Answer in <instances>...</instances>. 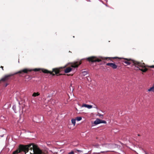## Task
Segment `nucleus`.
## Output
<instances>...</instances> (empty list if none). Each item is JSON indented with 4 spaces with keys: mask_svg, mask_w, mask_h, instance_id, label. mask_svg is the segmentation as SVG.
Instances as JSON below:
<instances>
[{
    "mask_svg": "<svg viewBox=\"0 0 154 154\" xmlns=\"http://www.w3.org/2000/svg\"><path fill=\"white\" fill-rule=\"evenodd\" d=\"M144 66H140L139 68V70H140L142 71L143 72H146L147 70L148 69L146 68V67H149L151 68H154V65L152 66H148L147 65H145V64H144Z\"/></svg>",
    "mask_w": 154,
    "mask_h": 154,
    "instance_id": "obj_6",
    "label": "nucleus"
},
{
    "mask_svg": "<svg viewBox=\"0 0 154 154\" xmlns=\"http://www.w3.org/2000/svg\"><path fill=\"white\" fill-rule=\"evenodd\" d=\"M149 91H152L154 92V83L152 87L148 90Z\"/></svg>",
    "mask_w": 154,
    "mask_h": 154,
    "instance_id": "obj_13",
    "label": "nucleus"
},
{
    "mask_svg": "<svg viewBox=\"0 0 154 154\" xmlns=\"http://www.w3.org/2000/svg\"><path fill=\"white\" fill-rule=\"evenodd\" d=\"M76 119L78 121H79L82 120V118L81 117H78L76 118Z\"/></svg>",
    "mask_w": 154,
    "mask_h": 154,
    "instance_id": "obj_18",
    "label": "nucleus"
},
{
    "mask_svg": "<svg viewBox=\"0 0 154 154\" xmlns=\"http://www.w3.org/2000/svg\"><path fill=\"white\" fill-rule=\"evenodd\" d=\"M69 154H74V152L72 151L71 152L69 153Z\"/></svg>",
    "mask_w": 154,
    "mask_h": 154,
    "instance_id": "obj_21",
    "label": "nucleus"
},
{
    "mask_svg": "<svg viewBox=\"0 0 154 154\" xmlns=\"http://www.w3.org/2000/svg\"><path fill=\"white\" fill-rule=\"evenodd\" d=\"M107 66L111 67L113 69H116L117 67V66L114 63H108L106 64Z\"/></svg>",
    "mask_w": 154,
    "mask_h": 154,
    "instance_id": "obj_10",
    "label": "nucleus"
},
{
    "mask_svg": "<svg viewBox=\"0 0 154 154\" xmlns=\"http://www.w3.org/2000/svg\"><path fill=\"white\" fill-rule=\"evenodd\" d=\"M74 151L75 152H76V151H77L78 152H81V151L80 150H78L76 149H74Z\"/></svg>",
    "mask_w": 154,
    "mask_h": 154,
    "instance_id": "obj_20",
    "label": "nucleus"
},
{
    "mask_svg": "<svg viewBox=\"0 0 154 154\" xmlns=\"http://www.w3.org/2000/svg\"><path fill=\"white\" fill-rule=\"evenodd\" d=\"M103 152V151L102 152H102H101V153H103V152Z\"/></svg>",
    "mask_w": 154,
    "mask_h": 154,
    "instance_id": "obj_26",
    "label": "nucleus"
},
{
    "mask_svg": "<svg viewBox=\"0 0 154 154\" xmlns=\"http://www.w3.org/2000/svg\"><path fill=\"white\" fill-rule=\"evenodd\" d=\"M36 145H35L34 143H30L28 145H23L21 144V146L22 147H21V149L23 150V151L26 153L27 152H28L29 151V149L32 150L33 149H33L35 146H36Z\"/></svg>",
    "mask_w": 154,
    "mask_h": 154,
    "instance_id": "obj_5",
    "label": "nucleus"
},
{
    "mask_svg": "<svg viewBox=\"0 0 154 154\" xmlns=\"http://www.w3.org/2000/svg\"><path fill=\"white\" fill-rule=\"evenodd\" d=\"M100 123H104L105 124L106 123V122L104 120H100Z\"/></svg>",
    "mask_w": 154,
    "mask_h": 154,
    "instance_id": "obj_19",
    "label": "nucleus"
},
{
    "mask_svg": "<svg viewBox=\"0 0 154 154\" xmlns=\"http://www.w3.org/2000/svg\"><path fill=\"white\" fill-rule=\"evenodd\" d=\"M82 75L85 76L87 74V72L86 71H84L82 72Z\"/></svg>",
    "mask_w": 154,
    "mask_h": 154,
    "instance_id": "obj_17",
    "label": "nucleus"
},
{
    "mask_svg": "<svg viewBox=\"0 0 154 154\" xmlns=\"http://www.w3.org/2000/svg\"><path fill=\"white\" fill-rule=\"evenodd\" d=\"M1 68H2V70H4V69H3V66H1Z\"/></svg>",
    "mask_w": 154,
    "mask_h": 154,
    "instance_id": "obj_24",
    "label": "nucleus"
},
{
    "mask_svg": "<svg viewBox=\"0 0 154 154\" xmlns=\"http://www.w3.org/2000/svg\"><path fill=\"white\" fill-rule=\"evenodd\" d=\"M33 152L34 154H42V153L41 150L39 149L36 145L34 148Z\"/></svg>",
    "mask_w": 154,
    "mask_h": 154,
    "instance_id": "obj_7",
    "label": "nucleus"
},
{
    "mask_svg": "<svg viewBox=\"0 0 154 154\" xmlns=\"http://www.w3.org/2000/svg\"><path fill=\"white\" fill-rule=\"evenodd\" d=\"M21 147H22L21 144H20L18 148L16 150L13 152L12 154H17L18 153L23 151V150L21 149Z\"/></svg>",
    "mask_w": 154,
    "mask_h": 154,
    "instance_id": "obj_9",
    "label": "nucleus"
},
{
    "mask_svg": "<svg viewBox=\"0 0 154 154\" xmlns=\"http://www.w3.org/2000/svg\"><path fill=\"white\" fill-rule=\"evenodd\" d=\"M81 63L82 62L81 61L72 63H71V67H69L65 69L64 70V72L66 73L70 72L72 69L71 67L74 68H77Z\"/></svg>",
    "mask_w": 154,
    "mask_h": 154,
    "instance_id": "obj_4",
    "label": "nucleus"
},
{
    "mask_svg": "<svg viewBox=\"0 0 154 154\" xmlns=\"http://www.w3.org/2000/svg\"><path fill=\"white\" fill-rule=\"evenodd\" d=\"M94 107L97 109V107L96 106H95Z\"/></svg>",
    "mask_w": 154,
    "mask_h": 154,
    "instance_id": "obj_25",
    "label": "nucleus"
},
{
    "mask_svg": "<svg viewBox=\"0 0 154 154\" xmlns=\"http://www.w3.org/2000/svg\"><path fill=\"white\" fill-rule=\"evenodd\" d=\"M120 59H122V58H120ZM123 60L122 61L125 63L127 64V65H129L132 64L133 65L137 67V70L139 69V68L140 66H144V63H141L135 60H131V59L128 58H123Z\"/></svg>",
    "mask_w": 154,
    "mask_h": 154,
    "instance_id": "obj_2",
    "label": "nucleus"
},
{
    "mask_svg": "<svg viewBox=\"0 0 154 154\" xmlns=\"http://www.w3.org/2000/svg\"><path fill=\"white\" fill-rule=\"evenodd\" d=\"M39 95L40 94L38 92H34L32 96L33 97H36L39 96Z\"/></svg>",
    "mask_w": 154,
    "mask_h": 154,
    "instance_id": "obj_15",
    "label": "nucleus"
},
{
    "mask_svg": "<svg viewBox=\"0 0 154 154\" xmlns=\"http://www.w3.org/2000/svg\"><path fill=\"white\" fill-rule=\"evenodd\" d=\"M99 116L101 118V117H103V115H101V114H99Z\"/></svg>",
    "mask_w": 154,
    "mask_h": 154,
    "instance_id": "obj_22",
    "label": "nucleus"
},
{
    "mask_svg": "<svg viewBox=\"0 0 154 154\" xmlns=\"http://www.w3.org/2000/svg\"><path fill=\"white\" fill-rule=\"evenodd\" d=\"M30 153V154H34V153Z\"/></svg>",
    "mask_w": 154,
    "mask_h": 154,
    "instance_id": "obj_28",
    "label": "nucleus"
},
{
    "mask_svg": "<svg viewBox=\"0 0 154 154\" xmlns=\"http://www.w3.org/2000/svg\"><path fill=\"white\" fill-rule=\"evenodd\" d=\"M146 154H148L146 152Z\"/></svg>",
    "mask_w": 154,
    "mask_h": 154,
    "instance_id": "obj_31",
    "label": "nucleus"
},
{
    "mask_svg": "<svg viewBox=\"0 0 154 154\" xmlns=\"http://www.w3.org/2000/svg\"><path fill=\"white\" fill-rule=\"evenodd\" d=\"M25 154H26V153H25Z\"/></svg>",
    "mask_w": 154,
    "mask_h": 154,
    "instance_id": "obj_33",
    "label": "nucleus"
},
{
    "mask_svg": "<svg viewBox=\"0 0 154 154\" xmlns=\"http://www.w3.org/2000/svg\"><path fill=\"white\" fill-rule=\"evenodd\" d=\"M62 69V68H54L52 69V71H50L47 69H45L36 68L33 69H24L14 73L10 74L5 75L4 76L3 78H2L0 80V83H1L2 81L3 82H7L9 80H11L12 79L11 78V76H13L14 75L17 74H23L24 73H28L29 72H30L32 71H41L43 73H50L53 75H56L57 76L61 75H62V74H60V73L61 72V69Z\"/></svg>",
    "mask_w": 154,
    "mask_h": 154,
    "instance_id": "obj_1",
    "label": "nucleus"
},
{
    "mask_svg": "<svg viewBox=\"0 0 154 154\" xmlns=\"http://www.w3.org/2000/svg\"><path fill=\"white\" fill-rule=\"evenodd\" d=\"M100 119H97L94 122V124L97 125L98 124L100 123Z\"/></svg>",
    "mask_w": 154,
    "mask_h": 154,
    "instance_id": "obj_12",
    "label": "nucleus"
},
{
    "mask_svg": "<svg viewBox=\"0 0 154 154\" xmlns=\"http://www.w3.org/2000/svg\"><path fill=\"white\" fill-rule=\"evenodd\" d=\"M109 151H106V152H109Z\"/></svg>",
    "mask_w": 154,
    "mask_h": 154,
    "instance_id": "obj_27",
    "label": "nucleus"
},
{
    "mask_svg": "<svg viewBox=\"0 0 154 154\" xmlns=\"http://www.w3.org/2000/svg\"><path fill=\"white\" fill-rule=\"evenodd\" d=\"M138 135V136H140V135L139 134Z\"/></svg>",
    "mask_w": 154,
    "mask_h": 154,
    "instance_id": "obj_29",
    "label": "nucleus"
},
{
    "mask_svg": "<svg viewBox=\"0 0 154 154\" xmlns=\"http://www.w3.org/2000/svg\"><path fill=\"white\" fill-rule=\"evenodd\" d=\"M71 122L72 123L73 125L74 126H75V119H72L71 120Z\"/></svg>",
    "mask_w": 154,
    "mask_h": 154,
    "instance_id": "obj_16",
    "label": "nucleus"
},
{
    "mask_svg": "<svg viewBox=\"0 0 154 154\" xmlns=\"http://www.w3.org/2000/svg\"><path fill=\"white\" fill-rule=\"evenodd\" d=\"M33 152L34 154H42V153L41 150L39 149L36 145L34 148Z\"/></svg>",
    "mask_w": 154,
    "mask_h": 154,
    "instance_id": "obj_8",
    "label": "nucleus"
},
{
    "mask_svg": "<svg viewBox=\"0 0 154 154\" xmlns=\"http://www.w3.org/2000/svg\"><path fill=\"white\" fill-rule=\"evenodd\" d=\"M82 107H84L88 108V109H91L92 107V105H89L88 104H83L82 106Z\"/></svg>",
    "mask_w": 154,
    "mask_h": 154,
    "instance_id": "obj_11",
    "label": "nucleus"
},
{
    "mask_svg": "<svg viewBox=\"0 0 154 154\" xmlns=\"http://www.w3.org/2000/svg\"><path fill=\"white\" fill-rule=\"evenodd\" d=\"M97 154H99V153H98Z\"/></svg>",
    "mask_w": 154,
    "mask_h": 154,
    "instance_id": "obj_32",
    "label": "nucleus"
},
{
    "mask_svg": "<svg viewBox=\"0 0 154 154\" xmlns=\"http://www.w3.org/2000/svg\"><path fill=\"white\" fill-rule=\"evenodd\" d=\"M118 58L117 57H99L98 58L95 56H91L88 57L86 58L87 61L90 62H100L102 61V60H106L107 59H109V60H111V59H117Z\"/></svg>",
    "mask_w": 154,
    "mask_h": 154,
    "instance_id": "obj_3",
    "label": "nucleus"
},
{
    "mask_svg": "<svg viewBox=\"0 0 154 154\" xmlns=\"http://www.w3.org/2000/svg\"><path fill=\"white\" fill-rule=\"evenodd\" d=\"M8 85V84L7 83H6L5 85V87H6V86H7Z\"/></svg>",
    "mask_w": 154,
    "mask_h": 154,
    "instance_id": "obj_23",
    "label": "nucleus"
},
{
    "mask_svg": "<svg viewBox=\"0 0 154 154\" xmlns=\"http://www.w3.org/2000/svg\"><path fill=\"white\" fill-rule=\"evenodd\" d=\"M102 146L103 147H106L108 148H110V145L108 144H103Z\"/></svg>",
    "mask_w": 154,
    "mask_h": 154,
    "instance_id": "obj_14",
    "label": "nucleus"
},
{
    "mask_svg": "<svg viewBox=\"0 0 154 154\" xmlns=\"http://www.w3.org/2000/svg\"><path fill=\"white\" fill-rule=\"evenodd\" d=\"M67 75H70L67 74Z\"/></svg>",
    "mask_w": 154,
    "mask_h": 154,
    "instance_id": "obj_30",
    "label": "nucleus"
}]
</instances>
